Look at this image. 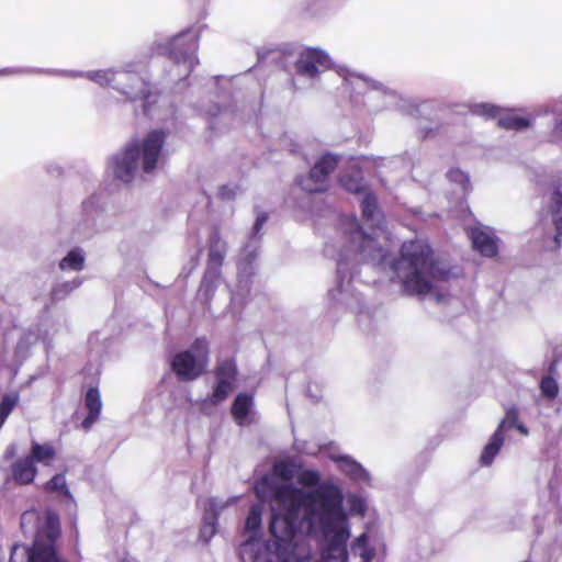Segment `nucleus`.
I'll return each instance as SVG.
<instances>
[{
	"instance_id": "obj_37",
	"label": "nucleus",
	"mask_w": 562,
	"mask_h": 562,
	"mask_svg": "<svg viewBox=\"0 0 562 562\" xmlns=\"http://www.w3.org/2000/svg\"><path fill=\"white\" fill-rule=\"evenodd\" d=\"M235 196V191L229 188L228 186H222L220 189H218V198L222 199V200H231V199H234Z\"/></svg>"
},
{
	"instance_id": "obj_42",
	"label": "nucleus",
	"mask_w": 562,
	"mask_h": 562,
	"mask_svg": "<svg viewBox=\"0 0 562 562\" xmlns=\"http://www.w3.org/2000/svg\"><path fill=\"white\" fill-rule=\"evenodd\" d=\"M515 428H516L519 432H521L522 435H528V429H527V427H526L525 425H522V424L518 423V424L515 426Z\"/></svg>"
},
{
	"instance_id": "obj_1",
	"label": "nucleus",
	"mask_w": 562,
	"mask_h": 562,
	"mask_svg": "<svg viewBox=\"0 0 562 562\" xmlns=\"http://www.w3.org/2000/svg\"><path fill=\"white\" fill-rule=\"evenodd\" d=\"M391 269L401 283L402 292L408 296H425L432 291L435 281L449 278V271L437 267L431 247L418 238L401 245Z\"/></svg>"
},
{
	"instance_id": "obj_6",
	"label": "nucleus",
	"mask_w": 562,
	"mask_h": 562,
	"mask_svg": "<svg viewBox=\"0 0 562 562\" xmlns=\"http://www.w3.org/2000/svg\"><path fill=\"white\" fill-rule=\"evenodd\" d=\"M339 159L331 154L323 155L305 177L297 179V184L308 193L325 192L328 188V177L337 168Z\"/></svg>"
},
{
	"instance_id": "obj_25",
	"label": "nucleus",
	"mask_w": 562,
	"mask_h": 562,
	"mask_svg": "<svg viewBox=\"0 0 562 562\" xmlns=\"http://www.w3.org/2000/svg\"><path fill=\"white\" fill-rule=\"evenodd\" d=\"M83 265L85 257L77 249H72L67 254L66 257L60 260L59 268L61 270L71 269L75 271H80L83 269Z\"/></svg>"
},
{
	"instance_id": "obj_12",
	"label": "nucleus",
	"mask_w": 562,
	"mask_h": 562,
	"mask_svg": "<svg viewBox=\"0 0 562 562\" xmlns=\"http://www.w3.org/2000/svg\"><path fill=\"white\" fill-rule=\"evenodd\" d=\"M207 267L205 276L212 274L218 278L224 263L227 244L222 239L218 228H214L209 236Z\"/></svg>"
},
{
	"instance_id": "obj_19",
	"label": "nucleus",
	"mask_w": 562,
	"mask_h": 562,
	"mask_svg": "<svg viewBox=\"0 0 562 562\" xmlns=\"http://www.w3.org/2000/svg\"><path fill=\"white\" fill-rule=\"evenodd\" d=\"M504 440V432L501 431V429H496L481 453L480 462L482 465L487 467L492 464L494 458L497 456L501 448L503 447Z\"/></svg>"
},
{
	"instance_id": "obj_32",
	"label": "nucleus",
	"mask_w": 562,
	"mask_h": 562,
	"mask_svg": "<svg viewBox=\"0 0 562 562\" xmlns=\"http://www.w3.org/2000/svg\"><path fill=\"white\" fill-rule=\"evenodd\" d=\"M518 423V409L516 407H509L506 409L505 417L499 423L497 429L504 432L505 428L515 427Z\"/></svg>"
},
{
	"instance_id": "obj_8",
	"label": "nucleus",
	"mask_w": 562,
	"mask_h": 562,
	"mask_svg": "<svg viewBox=\"0 0 562 562\" xmlns=\"http://www.w3.org/2000/svg\"><path fill=\"white\" fill-rule=\"evenodd\" d=\"M199 48V34L186 31L175 36L170 42L169 54L175 63H183L188 72H191L199 63L196 52Z\"/></svg>"
},
{
	"instance_id": "obj_41",
	"label": "nucleus",
	"mask_w": 562,
	"mask_h": 562,
	"mask_svg": "<svg viewBox=\"0 0 562 562\" xmlns=\"http://www.w3.org/2000/svg\"><path fill=\"white\" fill-rule=\"evenodd\" d=\"M217 512L216 509V503L214 499H211L209 502V508L205 510V514H209L207 522H211L212 513Z\"/></svg>"
},
{
	"instance_id": "obj_43",
	"label": "nucleus",
	"mask_w": 562,
	"mask_h": 562,
	"mask_svg": "<svg viewBox=\"0 0 562 562\" xmlns=\"http://www.w3.org/2000/svg\"><path fill=\"white\" fill-rule=\"evenodd\" d=\"M12 72L13 71L10 70V69H3V70L0 71V74H2V75L12 74Z\"/></svg>"
},
{
	"instance_id": "obj_27",
	"label": "nucleus",
	"mask_w": 562,
	"mask_h": 562,
	"mask_svg": "<svg viewBox=\"0 0 562 562\" xmlns=\"http://www.w3.org/2000/svg\"><path fill=\"white\" fill-rule=\"evenodd\" d=\"M273 472L282 480L291 481L294 476L295 464L288 460H281L273 464Z\"/></svg>"
},
{
	"instance_id": "obj_21",
	"label": "nucleus",
	"mask_w": 562,
	"mask_h": 562,
	"mask_svg": "<svg viewBox=\"0 0 562 562\" xmlns=\"http://www.w3.org/2000/svg\"><path fill=\"white\" fill-rule=\"evenodd\" d=\"M29 457L32 458L34 463L38 462L44 465H50L56 458V449L50 443L33 442Z\"/></svg>"
},
{
	"instance_id": "obj_7",
	"label": "nucleus",
	"mask_w": 562,
	"mask_h": 562,
	"mask_svg": "<svg viewBox=\"0 0 562 562\" xmlns=\"http://www.w3.org/2000/svg\"><path fill=\"white\" fill-rule=\"evenodd\" d=\"M115 88L128 100H142L144 113L149 111V98L151 97L150 83L135 71L120 70L116 74Z\"/></svg>"
},
{
	"instance_id": "obj_15",
	"label": "nucleus",
	"mask_w": 562,
	"mask_h": 562,
	"mask_svg": "<svg viewBox=\"0 0 562 562\" xmlns=\"http://www.w3.org/2000/svg\"><path fill=\"white\" fill-rule=\"evenodd\" d=\"M83 402L85 407L88 409V414L82 420L81 427L88 430L98 422L101 414L102 401L99 389L97 386L89 387L85 394Z\"/></svg>"
},
{
	"instance_id": "obj_20",
	"label": "nucleus",
	"mask_w": 562,
	"mask_h": 562,
	"mask_svg": "<svg viewBox=\"0 0 562 562\" xmlns=\"http://www.w3.org/2000/svg\"><path fill=\"white\" fill-rule=\"evenodd\" d=\"M339 182L341 187L349 193L360 194L366 192L367 186L359 169L340 175Z\"/></svg>"
},
{
	"instance_id": "obj_9",
	"label": "nucleus",
	"mask_w": 562,
	"mask_h": 562,
	"mask_svg": "<svg viewBox=\"0 0 562 562\" xmlns=\"http://www.w3.org/2000/svg\"><path fill=\"white\" fill-rule=\"evenodd\" d=\"M549 191L550 195L547 210L555 229L550 249L558 250L561 246L562 238V176L551 180Z\"/></svg>"
},
{
	"instance_id": "obj_35",
	"label": "nucleus",
	"mask_w": 562,
	"mask_h": 562,
	"mask_svg": "<svg viewBox=\"0 0 562 562\" xmlns=\"http://www.w3.org/2000/svg\"><path fill=\"white\" fill-rule=\"evenodd\" d=\"M72 290V286L68 282L58 284L53 288L50 292L52 300H60L65 297L70 291Z\"/></svg>"
},
{
	"instance_id": "obj_30",
	"label": "nucleus",
	"mask_w": 562,
	"mask_h": 562,
	"mask_svg": "<svg viewBox=\"0 0 562 562\" xmlns=\"http://www.w3.org/2000/svg\"><path fill=\"white\" fill-rule=\"evenodd\" d=\"M209 514H204L203 516V526L201 528V536L206 539L212 538L216 533V526L218 519V513L213 512L211 517V522H207Z\"/></svg>"
},
{
	"instance_id": "obj_31",
	"label": "nucleus",
	"mask_w": 562,
	"mask_h": 562,
	"mask_svg": "<svg viewBox=\"0 0 562 562\" xmlns=\"http://www.w3.org/2000/svg\"><path fill=\"white\" fill-rule=\"evenodd\" d=\"M117 71L113 70H103V71H97L93 75L90 76V78L100 83L101 86H112L115 88V79Z\"/></svg>"
},
{
	"instance_id": "obj_17",
	"label": "nucleus",
	"mask_w": 562,
	"mask_h": 562,
	"mask_svg": "<svg viewBox=\"0 0 562 562\" xmlns=\"http://www.w3.org/2000/svg\"><path fill=\"white\" fill-rule=\"evenodd\" d=\"M11 472L12 477L16 483L26 485L34 481L37 474V469L35 463L32 461V458L26 456L12 463Z\"/></svg>"
},
{
	"instance_id": "obj_29",
	"label": "nucleus",
	"mask_w": 562,
	"mask_h": 562,
	"mask_svg": "<svg viewBox=\"0 0 562 562\" xmlns=\"http://www.w3.org/2000/svg\"><path fill=\"white\" fill-rule=\"evenodd\" d=\"M297 482L302 486L313 487L317 486L321 482L319 473L315 470H303L297 475Z\"/></svg>"
},
{
	"instance_id": "obj_39",
	"label": "nucleus",
	"mask_w": 562,
	"mask_h": 562,
	"mask_svg": "<svg viewBox=\"0 0 562 562\" xmlns=\"http://www.w3.org/2000/svg\"><path fill=\"white\" fill-rule=\"evenodd\" d=\"M482 113L486 116L494 117L498 112V109L494 105L483 104L481 105Z\"/></svg>"
},
{
	"instance_id": "obj_4",
	"label": "nucleus",
	"mask_w": 562,
	"mask_h": 562,
	"mask_svg": "<svg viewBox=\"0 0 562 562\" xmlns=\"http://www.w3.org/2000/svg\"><path fill=\"white\" fill-rule=\"evenodd\" d=\"M210 360V345L205 337H198L187 350L175 353L170 359V369L181 382L199 379Z\"/></svg>"
},
{
	"instance_id": "obj_11",
	"label": "nucleus",
	"mask_w": 562,
	"mask_h": 562,
	"mask_svg": "<svg viewBox=\"0 0 562 562\" xmlns=\"http://www.w3.org/2000/svg\"><path fill=\"white\" fill-rule=\"evenodd\" d=\"M297 521L299 514L284 510L283 513H273L269 524V531L277 541H291L295 536Z\"/></svg>"
},
{
	"instance_id": "obj_16",
	"label": "nucleus",
	"mask_w": 562,
	"mask_h": 562,
	"mask_svg": "<svg viewBox=\"0 0 562 562\" xmlns=\"http://www.w3.org/2000/svg\"><path fill=\"white\" fill-rule=\"evenodd\" d=\"M355 222H357L355 220ZM352 241H357L358 250L362 254H366L367 256L371 258L379 257L381 259L385 258V255L383 254V249L378 245L374 237L366 234L362 229V227L356 223L355 232L351 234Z\"/></svg>"
},
{
	"instance_id": "obj_23",
	"label": "nucleus",
	"mask_w": 562,
	"mask_h": 562,
	"mask_svg": "<svg viewBox=\"0 0 562 562\" xmlns=\"http://www.w3.org/2000/svg\"><path fill=\"white\" fill-rule=\"evenodd\" d=\"M364 196L361 201V215L367 222H372L374 215L379 213L378 198L374 192L366 190Z\"/></svg>"
},
{
	"instance_id": "obj_26",
	"label": "nucleus",
	"mask_w": 562,
	"mask_h": 562,
	"mask_svg": "<svg viewBox=\"0 0 562 562\" xmlns=\"http://www.w3.org/2000/svg\"><path fill=\"white\" fill-rule=\"evenodd\" d=\"M45 490L49 492H56L63 496L70 497V492L67 487L66 479L64 473L55 474L46 484Z\"/></svg>"
},
{
	"instance_id": "obj_33",
	"label": "nucleus",
	"mask_w": 562,
	"mask_h": 562,
	"mask_svg": "<svg viewBox=\"0 0 562 562\" xmlns=\"http://www.w3.org/2000/svg\"><path fill=\"white\" fill-rule=\"evenodd\" d=\"M16 405V397L11 395H5L0 402V413L1 415L9 416L14 406Z\"/></svg>"
},
{
	"instance_id": "obj_13",
	"label": "nucleus",
	"mask_w": 562,
	"mask_h": 562,
	"mask_svg": "<svg viewBox=\"0 0 562 562\" xmlns=\"http://www.w3.org/2000/svg\"><path fill=\"white\" fill-rule=\"evenodd\" d=\"M273 498L283 506L284 512L299 514L302 507L306 508V492L290 484L277 486Z\"/></svg>"
},
{
	"instance_id": "obj_10",
	"label": "nucleus",
	"mask_w": 562,
	"mask_h": 562,
	"mask_svg": "<svg viewBox=\"0 0 562 562\" xmlns=\"http://www.w3.org/2000/svg\"><path fill=\"white\" fill-rule=\"evenodd\" d=\"M330 67V58L318 48H307L302 52L295 61V70L301 76L316 78L321 70Z\"/></svg>"
},
{
	"instance_id": "obj_44",
	"label": "nucleus",
	"mask_w": 562,
	"mask_h": 562,
	"mask_svg": "<svg viewBox=\"0 0 562 562\" xmlns=\"http://www.w3.org/2000/svg\"><path fill=\"white\" fill-rule=\"evenodd\" d=\"M554 370H555V364L551 363L550 367H549L550 373L554 372Z\"/></svg>"
},
{
	"instance_id": "obj_22",
	"label": "nucleus",
	"mask_w": 562,
	"mask_h": 562,
	"mask_svg": "<svg viewBox=\"0 0 562 562\" xmlns=\"http://www.w3.org/2000/svg\"><path fill=\"white\" fill-rule=\"evenodd\" d=\"M261 505L256 504L249 508L248 516L245 522V532L251 535V538L257 537L261 529Z\"/></svg>"
},
{
	"instance_id": "obj_36",
	"label": "nucleus",
	"mask_w": 562,
	"mask_h": 562,
	"mask_svg": "<svg viewBox=\"0 0 562 562\" xmlns=\"http://www.w3.org/2000/svg\"><path fill=\"white\" fill-rule=\"evenodd\" d=\"M268 221V214L265 212H261L257 215L255 224H254V235H258L260 231L262 229L263 225Z\"/></svg>"
},
{
	"instance_id": "obj_18",
	"label": "nucleus",
	"mask_w": 562,
	"mask_h": 562,
	"mask_svg": "<svg viewBox=\"0 0 562 562\" xmlns=\"http://www.w3.org/2000/svg\"><path fill=\"white\" fill-rule=\"evenodd\" d=\"M254 406V396L241 392L236 395L231 406V414L238 425H244Z\"/></svg>"
},
{
	"instance_id": "obj_28",
	"label": "nucleus",
	"mask_w": 562,
	"mask_h": 562,
	"mask_svg": "<svg viewBox=\"0 0 562 562\" xmlns=\"http://www.w3.org/2000/svg\"><path fill=\"white\" fill-rule=\"evenodd\" d=\"M540 390L542 395L548 398H555L559 394V385L552 375H546L540 381Z\"/></svg>"
},
{
	"instance_id": "obj_3",
	"label": "nucleus",
	"mask_w": 562,
	"mask_h": 562,
	"mask_svg": "<svg viewBox=\"0 0 562 562\" xmlns=\"http://www.w3.org/2000/svg\"><path fill=\"white\" fill-rule=\"evenodd\" d=\"M344 496L334 484H323L314 491L306 492L308 516L317 517L325 529H331L336 521L344 518Z\"/></svg>"
},
{
	"instance_id": "obj_40",
	"label": "nucleus",
	"mask_w": 562,
	"mask_h": 562,
	"mask_svg": "<svg viewBox=\"0 0 562 562\" xmlns=\"http://www.w3.org/2000/svg\"><path fill=\"white\" fill-rule=\"evenodd\" d=\"M38 516L36 510H26L21 516V526L24 527L25 522Z\"/></svg>"
},
{
	"instance_id": "obj_5",
	"label": "nucleus",
	"mask_w": 562,
	"mask_h": 562,
	"mask_svg": "<svg viewBox=\"0 0 562 562\" xmlns=\"http://www.w3.org/2000/svg\"><path fill=\"white\" fill-rule=\"evenodd\" d=\"M213 376L212 392L204 403L216 406L225 402L235 390L239 376L235 357L217 359L213 369Z\"/></svg>"
},
{
	"instance_id": "obj_14",
	"label": "nucleus",
	"mask_w": 562,
	"mask_h": 562,
	"mask_svg": "<svg viewBox=\"0 0 562 562\" xmlns=\"http://www.w3.org/2000/svg\"><path fill=\"white\" fill-rule=\"evenodd\" d=\"M470 238L473 248L484 257H495L498 252L497 239L492 232L481 227L471 228Z\"/></svg>"
},
{
	"instance_id": "obj_2",
	"label": "nucleus",
	"mask_w": 562,
	"mask_h": 562,
	"mask_svg": "<svg viewBox=\"0 0 562 562\" xmlns=\"http://www.w3.org/2000/svg\"><path fill=\"white\" fill-rule=\"evenodd\" d=\"M167 135L162 130L149 131L143 139L134 138L111 159L114 176L123 182H131L138 165L145 173L157 167Z\"/></svg>"
},
{
	"instance_id": "obj_34",
	"label": "nucleus",
	"mask_w": 562,
	"mask_h": 562,
	"mask_svg": "<svg viewBox=\"0 0 562 562\" xmlns=\"http://www.w3.org/2000/svg\"><path fill=\"white\" fill-rule=\"evenodd\" d=\"M447 176L451 181L458 182V183L462 184L463 187H465L469 183V178H468L467 173H464L459 168L450 169L448 171Z\"/></svg>"
},
{
	"instance_id": "obj_38",
	"label": "nucleus",
	"mask_w": 562,
	"mask_h": 562,
	"mask_svg": "<svg viewBox=\"0 0 562 562\" xmlns=\"http://www.w3.org/2000/svg\"><path fill=\"white\" fill-rule=\"evenodd\" d=\"M268 486H269V480L267 477L261 479V481L258 482L255 487L256 494L259 497H263Z\"/></svg>"
},
{
	"instance_id": "obj_24",
	"label": "nucleus",
	"mask_w": 562,
	"mask_h": 562,
	"mask_svg": "<svg viewBox=\"0 0 562 562\" xmlns=\"http://www.w3.org/2000/svg\"><path fill=\"white\" fill-rule=\"evenodd\" d=\"M497 125L504 130L521 131L530 126V120L516 114H507L498 119Z\"/></svg>"
}]
</instances>
